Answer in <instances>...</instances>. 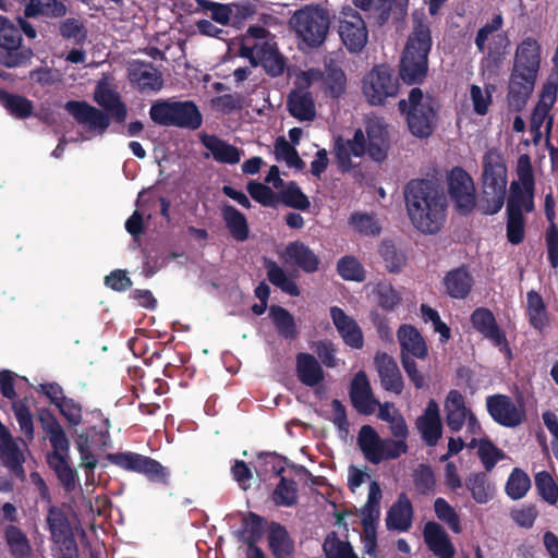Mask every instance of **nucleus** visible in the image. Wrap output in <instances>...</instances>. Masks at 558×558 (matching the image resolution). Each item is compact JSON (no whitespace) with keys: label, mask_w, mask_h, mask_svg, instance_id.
<instances>
[{"label":"nucleus","mask_w":558,"mask_h":558,"mask_svg":"<svg viewBox=\"0 0 558 558\" xmlns=\"http://www.w3.org/2000/svg\"><path fill=\"white\" fill-rule=\"evenodd\" d=\"M275 155L277 160L284 161L290 168L301 169L304 166L295 148L284 138H278L276 141Z\"/></svg>","instance_id":"69168bd1"},{"label":"nucleus","mask_w":558,"mask_h":558,"mask_svg":"<svg viewBox=\"0 0 558 558\" xmlns=\"http://www.w3.org/2000/svg\"><path fill=\"white\" fill-rule=\"evenodd\" d=\"M472 324L475 329L488 338L501 351H508L504 333L496 326L495 317L488 310L477 308L472 314Z\"/></svg>","instance_id":"2f4dec72"},{"label":"nucleus","mask_w":558,"mask_h":558,"mask_svg":"<svg viewBox=\"0 0 558 558\" xmlns=\"http://www.w3.org/2000/svg\"><path fill=\"white\" fill-rule=\"evenodd\" d=\"M399 92V80L393 71L385 65L376 66L363 80V94L372 105H383Z\"/></svg>","instance_id":"1a4fd4ad"},{"label":"nucleus","mask_w":558,"mask_h":558,"mask_svg":"<svg viewBox=\"0 0 558 558\" xmlns=\"http://www.w3.org/2000/svg\"><path fill=\"white\" fill-rule=\"evenodd\" d=\"M315 83H320V88L326 95L338 98L345 90L347 77L343 71L333 64H328L323 73L311 69L301 71L295 76L296 87L307 88Z\"/></svg>","instance_id":"9b49d317"},{"label":"nucleus","mask_w":558,"mask_h":558,"mask_svg":"<svg viewBox=\"0 0 558 558\" xmlns=\"http://www.w3.org/2000/svg\"><path fill=\"white\" fill-rule=\"evenodd\" d=\"M149 116L157 124L189 130H197L203 122L202 113L192 101L159 100L151 105Z\"/></svg>","instance_id":"0eeeda50"},{"label":"nucleus","mask_w":558,"mask_h":558,"mask_svg":"<svg viewBox=\"0 0 558 558\" xmlns=\"http://www.w3.org/2000/svg\"><path fill=\"white\" fill-rule=\"evenodd\" d=\"M448 193L456 209L469 214L476 205L475 185L472 178L461 168H453L448 174Z\"/></svg>","instance_id":"4468645a"},{"label":"nucleus","mask_w":558,"mask_h":558,"mask_svg":"<svg viewBox=\"0 0 558 558\" xmlns=\"http://www.w3.org/2000/svg\"><path fill=\"white\" fill-rule=\"evenodd\" d=\"M337 270L344 280L362 282L366 277L363 265L351 255L343 256L338 260Z\"/></svg>","instance_id":"6e6d98bb"},{"label":"nucleus","mask_w":558,"mask_h":558,"mask_svg":"<svg viewBox=\"0 0 558 558\" xmlns=\"http://www.w3.org/2000/svg\"><path fill=\"white\" fill-rule=\"evenodd\" d=\"M93 416L99 421L89 429H76L74 444L80 453L81 466L86 470L85 485L93 487L95 485L94 470L98 464L96 451L109 446L110 444V423L101 412H94Z\"/></svg>","instance_id":"20e7f679"},{"label":"nucleus","mask_w":558,"mask_h":558,"mask_svg":"<svg viewBox=\"0 0 558 558\" xmlns=\"http://www.w3.org/2000/svg\"><path fill=\"white\" fill-rule=\"evenodd\" d=\"M434 511L436 517L446 523L452 532L460 533L462 531L457 511L446 499L441 497L436 498Z\"/></svg>","instance_id":"bf43d9fd"},{"label":"nucleus","mask_w":558,"mask_h":558,"mask_svg":"<svg viewBox=\"0 0 558 558\" xmlns=\"http://www.w3.org/2000/svg\"><path fill=\"white\" fill-rule=\"evenodd\" d=\"M25 5V14L27 16H36L38 14L63 15L65 7L56 0H20Z\"/></svg>","instance_id":"5fc2aeb1"},{"label":"nucleus","mask_w":558,"mask_h":558,"mask_svg":"<svg viewBox=\"0 0 558 558\" xmlns=\"http://www.w3.org/2000/svg\"><path fill=\"white\" fill-rule=\"evenodd\" d=\"M288 24L300 47L317 48L327 39L331 16L319 4H306L293 12Z\"/></svg>","instance_id":"7ed1b4c3"},{"label":"nucleus","mask_w":558,"mask_h":558,"mask_svg":"<svg viewBox=\"0 0 558 558\" xmlns=\"http://www.w3.org/2000/svg\"><path fill=\"white\" fill-rule=\"evenodd\" d=\"M541 56L539 46L533 39L522 41L515 50L513 71L537 76Z\"/></svg>","instance_id":"bb28decb"},{"label":"nucleus","mask_w":558,"mask_h":558,"mask_svg":"<svg viewBox=\"0 0 558 558\" xmlns=\"http://www.w3.org/2000/svg\"><path fill=\"white\" fill-rule=\"evenodd\" d=\"M274 36L264 27L252 26L241 38L240 56L247 59L252 66L259 65L260 57L275 44Z\"/></svg>","instance_id":"dca6fc26"},{"label":"nucleus","mask_w":558,"mask_h":558,"mask_svg":"<svg viewBox=\"0 0 558 558\" xmlns=\"http://www.w3.org/2000/svg\"><path fill=\"white\" fill-rule=\"evenodd\" d=\"M281 257L286 264L299 266L306 272H314L319 264L316 254L302 242L288 244Z\"/></svg>","instance_id":"7c9ffc66"},{"label":"nucleus","mask_w":558,"mask_h":558,"mask_svg":"<svg viewBox=\"0 0 558 558\" xmlns=\"http://www.w3.org/2000/svg\"><path fill=\"white\" fill-rule=\"evenodd\" d=\"M558 92V84L548 82L544 85L539 100L532 113L531 118V133L533 141L537 144L543 134H548L551 128V118L549 111L556 101Z\"/></svg>","instance_id":"2eb2a0df"},{"label":"nucleus","mask_w":558,"mask_h":558,"mask_svg":"<svg viewBox=\"0 0 558 558\" xmlns=\"http://www.w3.org/2000/svg\"><path fill=\"white\" fill-rule=\"evenodd\" d=\"M535 486L541 497L550 505L558 501V485L546 471L536 473Z\"/></svg>","instance_id":"e2e57ef3"},{"label":"nucleus","mask_w":558,"mask_h":558,"mask_svg":"<svg viewBox=\"0 0 558 558\" xmlns=\"http://www.w3.org/2000/svg\"><path fill=\"white\" fill-rule=\"evenodd\" d=\"M45 430L52 446L51 453L69 454L70 441L59 422L52 420L50 423H47Z\"/></svg>","instance_id":"052dcab7"},{"label":"nucleus","mask_w":558,"mask_h":558,"mask_svg":"<svg viewBox=\"0 0 558 558\" xmlns=\"http://www.w3.org/2000/svg\"><path fill=\"white\" fill-rule=\"evenodd\" d=\"M12 408L19 423L20 430L27 439L32 440L34 438V422L28 407L23 401H15Z\"/></svg>","instance_id":"774afa93"},{"label":"nucleus","mask_w":558,"mask_h":558,"mask_svg":"<svg viewBox=\"0 0 558 558\" xmlns=\"http://www.w3.org/2000/svg\"><path fill=\"white\" fill-rule=\"evenodd\" d=\"M25 449L24 440L14 439L8 428L0 422V454L19 477L24 475L22 463L24 462Z\"/></svg>","instance_id":"6ab92c4d"},{"label":"nucleus","mask_w":558,"mask_h":558,"mask_svg":"<svg viewBox=\"0 0 558 558\" xmlns=\"http://www.w3.org/2000/svg\"><path fill=\"white\" fill-rule=\"evenodd\" d=\"M486 407L494 421L504 426H517L523 420L522 407L507 396L497 395L488 397Z\"/></svg>","instance_id":"a211bd4d"},{"label":"nucleus","mask_w":558,"mask_h":558,"mask_svg":"<svg viewBox=\"0 0 558 558\" xmlns=\"http://www.w3.org/2000/svg\"><path fill=\"white\" fill-rule=\"evenodd\" d=\"M413 522V507L405 494L399 495L387 512L385 523L389 531L407 532Z\"/></svg>","instance_id":"5701e85b"},{"label":"nucleus","mask_w":558,"mask_h":558,"mask_svg":"<svg viewBox=\"0 0 558 558\" xmlns=\"http://www.w3.org/2000/svg\"><path fill=\"white\" fill-rule=\"evenodd\" d=\"M366 151L375 161H381L388 153L387 130L380 118L372 117L366 121Z\"/></svg>","instance_id":"aec40b11"},{"label":"nucleus","mask_w":558,"mask_h":558,"mask_svg":"<svg viewBox=\"0 0 558 558\" xmlns=\"http://www.w3.org/2000/svg\"><path fill=\"white\" fill-rule=\"evenodd\" d=\"M502 23V16L500 14H495L489 22L480 28L475 38V45L478 50L484 51L485 49H488L489 52H494L497 49L496 45L507 43V38L499 33Z\"/></svg>","instance_id":"f704fd0d"},{"label":"nucleus","mask_w":558,"mask_h":558,"mask_svg":"<svg viewBox=\"0 0 558 558\" xmlns=\"http://www.w3.org/2000/svg\"><path fill=\"white\" fill-rule=\"evenodd\" d=\"M397 337L401 348V359H425L427 356L428 349L426 342L413 326L402 325L398 330Z\"/></svg>","instance_id":"393cba45"},{"label":"nucleus","mask_w":558,"mask_h":558,"mask_svg":"<svg viewBox=\"0 0 558 558\" xmlns=\"http://www.w3.org/2000/svg\"><path fill=\"white\" fill-rule=\"evenodd\" d=\"M430 47L429 27L420 22L408 39L401 60L400 75L405 83L415 84L423 80Z\"/></svg>","instance_id":"423d86ee"},{"label":"nucleus","mask_w":558,"mask_h":558,"mask_svg":"<svg viewBox=\"0 0 558 558\" xmlns=\"http://www.w3.org/2000/svg\"><path fill=\"white\" fill-rule=\"evenodd\" d=\"M507 187V168L496 150H489L484 157L483 197L480 208L484 214L498 213L505 203Z\"/></svg>","instance_id":"39448f33"},{"label":"nucleus","mask_w":558,"mask_h":558,"mask_svg":"<svg viewBox=\"0 0 558 558\" xmlns=\"http://www.w3.org/2000/svg\"><path fill=\"white\" fill-rule=\"evenodd\" d=\"M381 489L377 482H371L368 486L367 501L361 509V520L364 533L372 534L376 531V524L380 517Z\"/></svg>","instance_id":"72a5a7b5"},{"label":"nucleus","mask_w":558,"mask_h":558,"mask_svg":"<svg viewBox=\"0 0 558 558\" xmlns=\"http://www.w3.org/2000/svg\"><path fill=\"white\" fill-rule=\"evenodd\" d=\"M259 65H263L265 71L271 76H278L283 73L286 61L279 53L276 43L260 57Z\"/></svg>","instance_id":"338daca9"},{"label":"nucleus","mask_w":558,"mask_h":558,"mask_svg":"<svg viewBox=\"0 0 558 558\" xmlns=\"http://www.w3.org/2000/svg\"><path fill=\"white\" fill-rule=\"evenodd\" d=\"M5 541L11 554L15 558H28L31 546L25 534L16 526L10 525L5 530Z\"/></svg>","instance_id":"3c124183"},{"label":"nucleus","mask_w":558,"mask_h":558,"mask_svg":"<svg viewBox=\"0 0 558 558\" xmlns=\"http://www.w3.org/2000/svg\"><path fill=\"white\" fill-rule=\"evenodd\" d=\"M417 429L429 446H435L441 436V420L439 407L435 400H429L424 413L416 421Z\"/></svg>","instance_id":"b1692460"},{"label":"nucleus","mask_w":558,"mask_h":558,"mask_svg":"<svg viewBox=\"0 0 558 558\" xmlns=\"http://www.w3.org/2000/svg\"><path fill=\"white\" fill-rule=\"evenodd\" d=\"M33 58L32 49L22 47V44L16 47H2L0 48V64L7 68H17L26 65Z\"/></svg>","instance_id":"09e8293b"},{"label":"nucleus","mask_w":558,"mask_h":558,"mask_svg":"<svg viewBox=\"0 0 558 558\" xmlns=\"http://www.w3.org/2000/svg\"><path fill=\"white\" fill-rule=\"evenodd\" d=\"M466 487L477 504H487L494 497L495 488L483 473L470 475Z\"/></svg>","instance_id":"a18cd8bd"},{"label":"nucleus","mask_w":558,"mask_h":558,"mask_svg":"<svg viewBox=\"0 0 558 558\" xmlns=\"http://www.w3.org/2000/svg\"><path fill=\"white\" fill-rule=\"evenodd\" d=\"M107 459L123 470L142 473L150 481L166 482L169 475L165 466L158 461L135 452L110 453Z\"/></svg>","instance_id":"ddd939ff"},{"label":"nucleus","mask_w":558,"mask_h":558,"mask_svg":"<svg viewBox=\"0 0 558 558\" xmlns=\"http://www.w3.org/2000/svg\"><path fill=\"white\" fill-rule=\"evenodd\" d=\"M472 278L469 272L462 268L450 271L445 277V287L448 294L454 299L465 298L472 288Z\"/></svg>","instance_id":"c03bdc74"},{"label":"nucleus","mask_w":558,"mask_h":558,"mask_svg":"<svg viewBox=\"0 0 558 558\" xmlns=\"http://www.w3.org/2000/svg\"><path fill=\"white\" fill-rule=\"evenodd\" d=\"M408 216L423 233H436L445 221L444 195L424 181H411L405 189Z\"/></svg>","instance_id":"f03ea898"},{"label":"nucleus","mask_w":558,"mask_h":558,"mask_svg":"<svg viewBox=\"0 0 558 558\" xmlns=\"http://www.w3.org/2000/svg\"><path fill=\"white\" fill-rule=\"evenodd\" d=\"M444 408L448 426L452 430H460L471 413L465 407L463 396L457 390L449 391Z\"/></svg>","instance_id":"e433bc0d"},{"label":"nucleus","mask_w":558,"mask_h":558,"mask_svg":"<svg viewBox=\"0 0 558 558\" xmlns=\"http://www.w3.org/2000/svg\"><path fill=\"white\" fill-rule=\"evenodd\" d=\"M534 175L531 159L523 154L517 162V180L510 185L507 203V239L519 244L524 239L525 220L523 215L534 209Z\"/></svg>","instance_id":"f257e3e1"},{"label":"nucleus","mask_w":558,"mask_h":558,"mask_svg":"<svg viewBox=\"0 0 558 558\" xmlns=\"http://www.w3.org/2000/svg\"><path fill=\"white\" fill-rule=\"evenodd\" d=\"M377 304L385 311H392L400 303V295L393 287L386 281H380L373 287Z\"/></svg>","instance_id":"13d9d810"},{"label":"nucleus","mask_w":558,"mask_h":558,"mask_svg":"<svg viewBox=\"0 0 558 558\" xmlns=\"http://www.w3.org/2000/svg\"><path fill=\"white\" fill-rule=\"evenodd\" d=\"M375 364L383 387L397 395L401 393L403 389V379L395 360L386 353H378L375 356Z\"/></svg>","instance_id":"c85d7f7f"},{"label":"nucleus","mask_w":558,"mask_h":558,"mask_svg":"<svg viewBox=\"0 0 558 558\" xmlns=\"http://www.w3.org/2000/svg\"><path fill=\"white\" fill-rule=\"evenodd\" d=\"M350 396L354 408L364 414L375 411L377 401L375 400L369 381L364 372H359L351 384Z\"/></svg>","instance_id":"a878e982"},{"label":"nucleus","mask_w":558,"mask_h":558,"mask_svg":"<svg viewBox=\"0 0 558 558\" xmlns=\"http://www.w3.org/2000/svg\"><path fill=\"white\" fill-rule=\"evenodd\" d=\"M536 76L513 71L509 84L508 102L515 110H520L533 92Z\"/></svg>","instance_id":"c756f323"},{"label":"nucleus","mask_w":558,"mask_h":558,"mask_svg":"<svg viewBox=\"0 0 558 558\" xmlns=\"http://www.w3.org/2000/svg\"><path fill=\"white\" fill-rule=\"evenodd\" d=\"M128 75L131 84L142 92H158L163 85L160 73L149 63L130 62Z\"/></svg>","instance_id":"412c9836"},{"label":"nucleus","mask_w":558,"mask_h":558,"mask_svg":"<svg viewBox=\"0 0 558 558\" xmlns=\"http://www.w3.org/2000/svg\"><path fill=\"white\" fill-rule=\"evenodd\" d=\"M470 447L477 448L478 457L487 471H490L505 457L502 451L487 439H472Z\"/></svg>","instance_id":"603ef678"},{"label":"nucleus","mask_w":558,"mask_h":558,"mask_svg":"<svg viewBox=\"0 0 558 558\" xmlns=\"http://www.w3.org/2000/svg\"><path fill=\"white\" fill-rule=\"evenodd\" d=\"M93 99L104 109V112L117 122H123L126 119V106L121 100L120 95L113 89L107 77L97 82Z\"/></svg>","instance_id":"f3484780"},{"label":"nucleus","mask_w":558,"mask_h":558,"mask_svg":"<svg viewBox=\"0 0 558 558\" xmlns=\"http://www.w3.org/2000/svg\"><path fill=\"white\" fill-rule=\"evenodd\" d=\"M222 217L232 236L244 241L248 235V228L245 217L232 206H223Z\"/></svg>","instance_id":"de8ad7c7"},{"label":"nucleus","mask_w":558,"mask_h":558,"mask_svg":"<svg viewBox=\"0 0 558 558\" xmlns=\"http://www.w3.org/2000/svg\"><path fill=\"white\" fill-rule=\"evenodd\" d=\"M267 276L269 281L276 287L280 288L283 292L296 296L300 290L292 278L287 276L284 270L275 263L267 265Z\"/></svg>","instance_id":"4d7b16f0"},{"label":"nucleus","mask_w":558,"mask_h":558,"mask_svg":"<svg viewBox=\"0 0 558 558\" xmlns=\"http://www.w3.org/2000/svg\"><path fill=\"white\" fill-rule=\"evenodd\" d=\"M531 487V480L529 475L522 471L521 469L515 468L506 484V493L507 495L513 499L518 500L523 498Z\"/></svg>","instance_id":"864d4df0"},{"label":"nucleus","mask_w":558,"mask_h":558,"mask_svg":"<svg viewBox=\"0 0 558 558\" xmlns=\"http://www.w3.org/2000/svg\"><path fill=\"white\" fill-rule=\"evenodd\" d=\"M351 228L365 236H376L381 231V225L378 219L367 213H353L349 218Z\"/></svg>","instance_id":"8fccbe9b"},{"label":"nucleus","mask_w":558,"mask_h":558,"mask_svg":"<svg viewBox=\"0 0 558 558\" xmlns=\"http://www.w3.org/2000/svg\"><path fill=\"white\" fill-rule=\"evenodd\" d=\"M493 85L480 86L472 84L470 86V101L472 104L473 111L478 116H486L489 111L493 102Z\"/></svg>","instance_id":"49530a36"},{"label":"nucleus","mask_w":558,"mask_h":558,"mask_svg":"<svg viewBox=\"0 0 558 558\" xmlns=\"http://www.w3.org/2000/svg\"><path fill=\"white\" fill-rule=\"evenodd\" d=\"M338 33L350 52H360L368 41V31L362 16L351 7H344L338 16Z\"/></svg>","instance_id":"f8f14e48"},{"label":"nucleus","mask_w":558,"mask_h":558,"mask_svg":"<svg viewBox=\"0 0 558 558\" xmlns=\"http://www.w3.org/2000/svg\"><path fill=\"white\" fill-rule=\"evenodd\" d=\"M267 538L269 548L276 558H292L294 545L283 526L272 523Z\"/></svg>","instance_id":"79ce46f5"},{"label":"nucleus","mask_w":558,"mask_h":558,"mask_svg":"<svg viewBox=\"0 0 558 558\" xmlns=\"http://www.w3.org/2000/svg\"><path fill=\"white\" fill-rule=\"evenodd\" d=\"M305 88L298 87L289 95L288 107L290 113L300 121H312L316 116L313 98Z\"/></svg>","instance_id":"58836bf2"},{"label":"nucleus","mask_w":558,"mask_h":558,"mask_svg":"<svg viewBox=\"0 0 558 558\" xmlns=\"http://www.w3.org/2000/svg\"><path fill=\"white\" fill-rule=\"evenodd\" d=\"M57 408L59 409L60 414L64 417L66 423L71 427H74V436L76 429L87 430L94 424L99 423V421L93 416L94 411L87 414L86 420H83L82 407L73 399L65 398L63 401L60 402V404ZM95 412L99 411L95 410Z\"/></svg>","instance_id":"c9c22d12"},{"label":"nucleus","mask_w":558,"mask_h":558,"mask_svg":"<svg viewBox=\"0 0 558 558\" xmlns=\"http://www.w3.org/2000/svg\"><path fill=\"white\" fill-rule=\"evenodd\" d=\"M296 372L300 380L306 386H316L323 378V368L311 354L300 353L296 357Z\"/></svg>","instance_id":"37998d69"},{"label":"nucleus","mask_w":558,"mask_h":558,"mask_svg":"<svg viewBox=\"0 0 558 558\" xmlns=\"http://www.w3.org/2000/svg\"><path fill=\"white\" fill-rule=\"evenodd\" d=\"M64 108L85 129L81 141H89L95 136L104 135L110 125L111 118L86 101H68Z\"/></svg>","instance_id":"9d476101"},{"label":"nucleus","mask_w":558,"mask_h":558,"mask_svg":"<svg viewBox=\"0 0 558 558\" xmlns=\"http://www.w3.org/2000/svg\"><path fill=\"white\" fill-rule=\"evenodd\" d=\"M330 317L338 332L348 345L355 349H360L363 345L361 329L353 318L337 306L330 308Z\"/></svg>","instance_id":"cd10ccee"},{"label":"nucleus","mask_w":558,"mask_h":558,"mask_svg":"<svg viewBox=\"0 0 558 558\" xmlns=\"http://www.w3.org/2000/svg\"><path fill=\"white\" fill-rule=\"evenodd\" d=\"M379 254L386 263V267L390 272H398L405 265V257L398 252L393 243L383 241L379 247Z\"/></svg>","instance_id":"0e129e2a"},{"label":"nucleus","mask_w":558,"mask_h":558,"mask_svg":"<svg viewBox=\"0 0 558 558\" xmlns=\"http://www.w3.org/2000/svg\"><path fill=\"white\" fill-rule=\"evenodd\" d=\"M399 106L407 111V121L411 133L417 137L429 136L436 119L435 101L432 97L424 95L420 88H413L405 100H401Z\"/></svg>","instance_id":"6e6552de"},{"label":"nucleus","mask_w":558,"mask_h":558,"mask_svg":"<svg viewBox=\"0 0 558 558\" xmlns=\"http://www.w3.org/2000/svg\"><path fill=\"white\" fill-rule=\"evenodd\" d=\"M526 314L530 324L539 331L546 329L550 324L546 304L542 295L534 290L526 294Z\"/></svg>","instance_id":"a19ab883"},{"label":"nucleus","mask_w":558,"mask_h":558,"mask_svg":"<svg viewBox=\"0 0 558 558\" xmlns=\"http://www.w3.org/2000/svg\"><path fill=\"white\" fill-rule=\"evenodd\" d=\"M364 153H366V145L362 130L355 132L353 140L338 138L336 142V157L342 170H348L352 166L351 157H360Z\"/></svg>","instance_id":"473e14b6"},{"label":"nucleus","mask_w":558,"mask_h":558,"mask_svg":"<svg viewBox=\"0 0 558 558\" xmlns=\"http://www.w3.org/2000/svg\"><path fill=\"white\" fill-rule=\"evenodd\" d=\"M201 141L218 162L233 165L238 163L242 157L241 151L236 147L221 141L215 135L202 134Z\"/></svg>","instance_id":"4c0bfd02"},{"label":"nucleus","mask_w":558,"mask_h":558,"mask_svg":"<svg viewBox=\"0 0 558 558\" xmlns=\"http://www.w3.org/2000/svg\"><path fill=\"white\" fill-rule=\"evenodd\" d=\"M0 101L11 114L17 118H26L33 110L32 102L22 96L0 93Z\"/></svg>","instance_id":"680f3d73"},{"label":"nucleus","mask_w":558,"mask_h":558,"mask_svg":"<svg viewBox=\"0 0 558 558\" xmlns=\"http://www.w3.org/2000/svg\"><path fill=\"white\" fill-rule=\"evenodd\" d=\"M424 541L430 551L439 558H453L456 549L444 527L429 521L423 529Z\"/></svg>","instance_id":"4be33fe9"},{"label":"nucleus","mask_w":558,"mask_h":558,"mask_svg":"<svg viewBox=\"0 0 558 558\" xmlns=\"http://www.w3.org/2000/svg\"><path fill=\"white\" fill-rule=\"evenodd\" d=\"M357 444L366 460L375 464L383 461L381 445L384 444V439L378 436L373 427L369 425L362 426L359 433Z\"/></svg>","instance_id":"ea45409f"}]
</instances>
